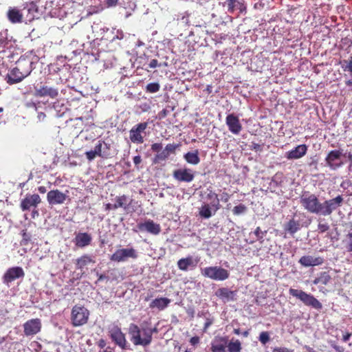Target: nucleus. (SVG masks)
Returning a JSON list of instances; mask_svg holds the SVG:
<instances>
[{"label":"nucleus","mask_w":352,"mask_h":352,"mask_svg":"<svg viewBox=\"0 0 352 352\" xmlns=\"http://www.w3.org/2000/svg\"><path fill=\"white\" fill-rule=\"evenodd\" d=\"M33 62L28 57H20L16 62V66L10 69L6 77L9 85H14L21 82L32 72Z\"/></svg>","instance_id":"nucleus-1"},{"label":"nucleus","mask_w":352,"mask_h":352,"mask_svg":"<svg viewBox=\"0 0 352 352\" xmlns=\"http://www.w3.org/2000/svg\"><path fill=\"white\" fill-rule=\"evenodd\" d=\"M300 203L309 212L320 214L322 203L315 194L305 192L300 198Z\"/></svg>","instance_id":"nucleus-2"},{"label":"nucleus","mask_w":352,"mask_h":352,"mask_svg":"<svg viewBox=\"0 0 352 352\" xmlns=\"http://www.w3.org/2000/svg\"><path fill=\"white\" fill-rule=\"evenodd\" d=\"M89 311L81 305H74L71 311V322L74 327L82 326L87 323Z\"/></svg>","instance_id":"nucleus-3"},{"label":"nucleus","mask_w":352,"mask_h":352,"mask_svg":"<svg viewBox=\"0 0 352 352\" xmlns=\"http://www.w3.org/2000/svg\"><path fill=\"white\" fill-rule=\"evenodd\" d=\"M201 272L204 277L217 281H223L230 276L229 271L219 266L206 267Z\"/></svg>","instance_id":"nucleus-4"},{"label":"nucleus","mask_w":352,"mask_h":352,"mask_svg":"<svg viewBox=\"0 0 352 352\" xmlns=\"http://www.w3.org/2000/svg\"><path fill=\"white\" fill-rule=\"evenodd\" d=\"M289 293L300 300L307 306H311L316 309H321L322 307V303L313 295L308 294L302 290L290 288Z\"/></svg>","instance_id":"nucleus-5"},{"label":"nucleus","mask_w":352,"mask_h":352,"mask_svg":"<svg viewBox=\"0 0 352 352\" xmlns=\"http://www.w3.org/2000/svg\"><path fill=\"white\" fill-rule=\"evenodd\" d=\"M344 201L342 195H338L336 197L324 201L321 204L320 214L323 216L330 215L334 210L340 207Z\"/></svg>","instance_id":"nucleus-6"},{"label":"nucleus","mask_w":352,"mask_h":352,"mask_svg":"<svg viewBox=\"0 0 352 352\" xmlns=\"http://www.w3.org/2000/svg\"><path fill=\"white\" fill-rule=\"evenodd\" d=\"M221 4L232 14L235 12H238L239 14L246 12L247 7L244 0H226Z\"/></svg>","instance_id":"nucleus-7"},{"label":"nucleus","mask_w":352,"mask_h":352,"mask_svg":"<svg viewBox=\"0 0 352 352\" xmlns=\"http://www.w3.org/2000/svg\"><path fill=\"white\" fill-rule=\"evenodd\" d=\"M135 332H137V335H133L134 344L146 346L151 343L152 340L151 332L145 329L140 331L138 326L133 325V333Z\"/></svg>","instance_id":"nucleus-8"},{"label":"nucleus","mask_w":352,"mask_h":352,"mask_svg":"<svg viewBox=\"0 0 352 352\" xmlns=\"http://www.w3.org/2000/svg\"><path fill=\"white\" fill-rule=\"evenodd\" d=\"M67 199L69 200L67 193H64L58 189L50 190L47 194V202L51 206L63 204Z\"/></svg>","instance_id":"nucleus-9"},{"label":"nucleus","mask_w":352,"mask_h":352,"mask_svg":"<svg viewBox=\"0 0 352 352\" xmlns=\"http://www.w3.org/2000/svg\"><path fill=\"white\" fill-rule=\"evenodd\" d=\"M173 176L175 180L186 183L191 182L195 178L192 170L187 168L175 170Z\"/></svg>","instance_id":"nucleus-10"},{"label":"nucleus","mask_w":352,"mask_h":352,"mask_svg":"<svg viewBox=\"0 0 352 352\" xmlns=\"http://www.w3.org/2000/svg\"><path fill=\"white\" fill-rule=\"evenodd\" d=\"M34 95L40 98L47 96L52 99H55L58 96L59 91L57 88L43 85L38 88H35Z\"/></svg>","instance_id":"nucleus-11"},{"label":"nucleus","mask_w":352,"mask_h":352,"mask_svg":"<svg viewBox=\"0 0 352 352\" xmlns=\"http://www.w3.org/2000/svg\"><path fill=\"white\" fill-rule=\"evenodd\" d=\"M41 321L39 318L31 319L23 324L24 334L26 336H34L40 332Z\"/></svg>","instance_id":"nucleus-12"},{"label":"nucleus","mask_w":352,"mask_h":352,"mask_svg":"<svg viewBox=\"0 0 352 352\" xmlns=\"http://www.w3.org/2000/svg\"><path fill=\"white\" fill-rule=\"evenodd\" d=\"M41 202V199L38 194L27 195L21 202V208L23 211L29 210L31 207L36 208Z\"/></svg>","instance_id":"nucleus-13"},{"label":"nucleus","mask_w":352,"mask_h":352,"mask_svg":"<svg viewBox=\"0 0 352 352\" xmlns=\"http://www.w3.org/2000/svg\"><path fill=\"white\" fill-rule=\"evenodd\" d=\"M25 276V273L22 267H13L9 268L3 276V283L8 284L16 278H23Z\"/></svg>","instance_id":"nucleus-14"},{"label":"nucleus","mask_w":352,"mask_h":352,"mask_svg":"<svg viewBox=\"0 0 352 352\" xmlns=\"http://www.w3.org/2000/svg\"><path fill=\"white\" fill-rule=\"evenodd\" d=\"M226 123L229 131L235 135H238L242 130V125L240 123L238 116L234 113L228 114L226 118Z\"/></svg>","instance_id":"nucleus-15"},{"label":"nucleus","mask_w":352,"mask_h":352,"mask_svg":"<svg viewBox=\"0 0 352 352\" xmlns=\"http://www.w3.org/2000/svg\"><path fill=\"white\" fill-rule=\"evenodd\" d=\"M138 227L140 231H146L154 235H157L161 232L160 225L151 219L146 220L144 223H139Z\"/></svg>","instance_id":"nucleus-16"},{"label":"nucleus","mask_w":352,"mask_h":352,"mask_svg":"<svg viewBox=\"0 0 352 352\" xmlns=\"http://www.w3.org/2000/svg\"><path fill=\"white\" fill-rule=\"evenodd\" d=\"M342 156V152L339 150L331 151L325 158L327 164L331 169H336L342 166V163H336V161L340 160Z\"/></svg>","instance_id":"nucleus-17"},{"label":"nucleus","mask_w":352,"mask_h":352,"mask_svg":"<svg viewBox=\"0 0 352 352\" xmlns=\"http://www.w3.org/2000/svg\"><path fill=\"white\" fill-rule=\"evenodd\" d=\"M6 16L12 24L23 22V14L17 7H10L7 11Z\"/></svg>","instance_id":"nucleus-18"},{"label":"nucleus","mask_w":352,"mask_h":352,"mask_svg":"<svg viewBox=\"0 0 352 352\" xmlns=\"http://www.w3.org/2000/svg\"><path fill=\"white\" fill-rule=\"evenodd\" d=\"M132 257V248H123L117 250L110 257L114 262H124Z\"/></svg>","instance_id":"nucleus-19"},{"label":"nucleus","mask_w":352,"mask_h":352,"mask_svg":"<svg viewBox=\"0 0 352 352\" xmlns=\"http://www.w3.org/2000/svg\"><path fill=\"white\" fill-rule=\"evenodd\" d=\"M299 263L306 267L320 265L324 263V258L320 256L314 257L310 255L303 256L299 259Z\"/></svg>","instance_id":"nucleus-20"},{"label":"nucleus","mask_w":352,"mask_h":352,"mask_svg":"<svg viewBox=\"0 0 352 352\" xmlns=\"http://www.w3.org/2000/svg\"><path fill=\"white\" fill-rule=\"evenodd\" d=\"M307 151V146L305 144H300L294 149L287 152L286 157L288 160L299 159L303 157Z\"/></svg>","instance_id":"nucleus-21"},{"label":"nucleus","mask_w":352,"mask_h":352,"mask_svg":"<svg viewBox=\"0 0 352 352\" xmlns=\"http://www.w3.org/2000/svg\"><path fill=\"white\" fill-rule=\"evenodd\" d=\"M215 295L224 302H228L235 300L236 291H231L227 287H221L216 291Z\"/></svg>","instance_id":"nucleus-22"},{"label":"nucleus","mask_w":352,"mask_h":352,"mask_svg":"<svg viewBox=\"0 0 352 352\" xmlns=\"http://www.w3.org/2000/svg\"><path fill=\"white\" fill-rule=\"evenodd\" d=\"M110 145L104 141L99 140L98 144L95 146L94 151L98 157L102 158H107L110 155L109 153Z\"/></svg>","instance_id":"nucleus-23"},{"label":"nucleus","mask_w":352,"mask_h":352,"mask_svg":"<svg viewBox=\"0 0 352 352\" xmlns=\"http://www.w3.org/2000/svg\"><path fill=\"white\" fill-rule=\"evenodd\" d=\"M91 236L87 232H80L76 234L74 239L75 245L78 248H85L90 245Z\"/></svg>","instance_id":"nucleus-24"},{"label":"nucleus","mask_w":352,"mask_h":352,"mask_svg":"<svg viewBox=\"0 0 352 352\" xmlns=\"http://www.w3.org/2000/svg\"><path fill=\"white\" fill-rule=\"evenodd\" d=\"M198 261L193 258L192 256L180 258L177 261V267L180 270L187 271L189 267H195L197 266Z\"/></svg>","instance_id":"nucleus-25"},{"label":"nucleus","mask_w":352,"mask_h":352,"mask_svg":"<svg viewBox=\"0 0 352 352\" xmlns=\"http://www.w3.org/2000/svg\"><path fill=\"white\" fill-rule=\"evenodd\" d=\"M228 343L227 337L215 338L214 342L212 343V352H225L226 346Z\"/></svg>","instance_id":"nucleus-26"},{"label":"nucleus","mask_w":352,"mask_h":352,"mask_svg":"<svg viewBox=\"0 0 352 352\" xmlns=\"http://www.w3.org/2000/svg\"><path fill=\"white\" fill-rule=\"evenodd\" d=\"M170 302L171 300L166 297L157 298L151 302L149 307L151 309L156 308L159 311H162L166 308Z\"/></svg>","instance_id":"nucleus-27"},{"label":"nucleus","mask_w":352,"mask_h":352,"mask_svg":"<svg viewBox=\"0 0 352 352\" xmlns=\"http://www.w3.org/2000/svg\"><path fill=\"white\" fill-rule=\"evenodd\" d=\"M95 261L88 254H83L78 258L75 261L76 268L81 271L85 268L89 264L94 263Z\"/></svg>","instance_id":"nucleus-28"},{"label":"nucleus","mask_w":352,"mask_h":352,"mask_svg":"<svg viewBox=\"0 0 352 352\" xmlns=\"http://www.w3.org/2000/svg\"><path fill=\"white\" fill-rule=\"evenodd\" d=\"M23 9L27 10L28 14L27 19L28 21H32L34 19L35 14L38 12V6L34 1H31L29 3H25L23 4Z\"/></svg>","instance_id":"nucleus-29"},{"label":"nucleus","mask_w":352,"mask_h":352,"mask_svg":"<svg viewBox=\"0 0 352 352\" xmlns=\"http://www.w3.org/2000/svg\"><path fill=\"white\" fill-rule=\"evenodd\" d=\"M184 160L190 164L197 165L200 162L199 151L197 149L192 152H188L184 155Z\"/></svg>","instance_id":"nucleus-30"},{"label":"nucleus","mask_w":352,"mask_h":352,"mask_svg":"<svg viewBox=\"0 0 352 352\" xmlns=\"http://www.w3.org/2000/svg\"><path fill=\"white\" fill-rule=\"evenodd\" d=\"M111 338L122 348H124L126 340L124 334L119 330H114L111 332Z\"/></svg>","instance_id":"nucleus-31"},{"label":"nucleus","mask_w":352,"mask_h":352,"mask_svg":"<svg viewBox=\"0 0 352 352\" xmlns=\"http://www.w3.org/2000/svg\"><path fill=\"white\" fill-rule=\"evenodd\" d=\"M331 277L328 272H320L317 278L313 280L314 285L322 284L327 285L331 280Z\"/></svg>","instance_id":"nucleus-32"},{"label":"nucleus","mask_w":352,"mask_h":352,"mask_svg":"<svg viewBox=\"0 0 352 352\" xmlns=\"http://www.w3.org/2000/svg\"><path fill=\"white\" fill-rule=\"evenodd\" d=\"M300 229V223L298 221L294 220V219H290L285 226V230L287 231L289 234H294Z\"/></svg>","instance_id":"nucleus-33"},{"label":"nucleus","mask_w":352,"mask_h":352,"mask_svg":"<svg viewBox=\"0 0 352 352\" xmlns=\"http://www.w3.org/2000/svg\"><path fill=\"white\" fill-rule=\"evenodd\" d=\"M209 192L207 195L208 200L210 201L212 206L215 207L216 210L219 208V199L217 194L213 192L212 190L208 189Z\"/></svg>","instance_id":"nucleus-34"},{"label":"nucleus","mask_w":352,"mask_h":352,"mask_svg":"<svg viewBox=\"0 0 352 352\" xmlns=\"http://www.w3.org/2000/svg\"><path fill=\"white\" fill-rule=\"evenodd\" d=\"M241 349V343L239 340H231L228 344V352H240Z\"/></svg>","instance_id":"nucleus-35"},{"label":"nucleus","mask_w":352,"mask_h":352,"mask_svg":"<svg viewBox=\"0 0 352 352\" xmlns=\"http://www.w3.org/2000/svg\"><path fill=\"white\" fill-rule=\"evenodd\" d=\"M199 214L201 217L206 219H208L212 216V212L208 204H205L201 206L199 210Z\"/></svg>","instance_id":"nucleus-36"},{"label":"nucleus","mask_w":352,"mask_h":352,"mask_svg":"<svg viewBox=\"0 0 352 352\" xmlns=\"http://www.w3.org/2000/svg\"><path fill=\"white\" fill-rule=\"evenodd\" d=\"M344 247L347 252H352V232L346 235V239L343 241Z\"/></svg>","instance_id":"nucleus-37"},{"label":"nucleus","mask_w":352,"mask_h":352,"mask_svg":"<svg viewBox=\"0 0 352 352\" xmlns=\"http://www.w3.org/2000/svg\"><path fill=\"white\" fill-rule=\"evenodd\" d=\"M160 89V85L157 82L148 83L146 87V91L148 93H156Z\"/></svg>","instance_id":"nucleus-38"},{"label":"nucleus","mask_w":352,"mask_h":352,"mask_svg":"<svg viewBox=\"0 0 352 352\" xmlns=\"http://www.w3.org/2000/svg\"><path fill=\"white\" fill-rule=\"evenodd\" d=\"M113 204L114 206H116V209L122 207L126 208V197L125 196L117 197L116 199V203Z\"/></svg>","instance_id":"nucleus-39"},{"label":"nucleus","mask_w":352,"mask_h":352,"mask_svg":"<svg viewBox=\"0 0 352 352\" xmlns=\"http://www.w3.org/2000/svg\"><path fill=\"white\" fill-rule=\"evenodd\" d=\"M246 211L247 207L242 204L234 206V208L232 209L233 214L235 215L241 214L243 213H245Z\"/></svg>","instance_id":"nucleus-40"},{"label":"nucleus","mask_w":352,"mask_h":352,"mask_svg":"<svg viewBox=\"0 0 352 352\" xmlns=\"http://www.w3.org/2000/svg\"><path fill=\"white\" fill-rule=\"evenodd\" d=\"M258 340L262 344L265 345L270 340L269 332L262 331L259 335Z\"/></svg>","instance_id":"nucleus-41"},{"label":"nucleus","mask_w":352,"mask_h":352,"mask_svg":"<svg viewBox=\"0 0 352 352\" xmlns=\"http://www.w3.org/2000/svg\"><path fill=\"white\" fill-rule=\"evenodd\" d=\"M170 155L167 153V151L164 149L161 153L157 154L155 157V162H158L160 161L166 160Z\"/></svg>","instance_id":"nucleus-42"},{"label":"nucleus","mask_w":352,"mask_h":352,"mask_svg":"<svg viewBox=\"0 0 352 352\" xmlns=\"http://www.w3.org/2000/svg\"><path fill=\"white\" fill-rule=\"evenodd\" d=\"M266 233L267 231L263 232L260 227H257L254 232V234H255L256 239L258 241H263V236Z\"/></svg>","instance_id":"nucleus-43"},{"label":"nucleus","mask_w":352,"mask_h":352,"mask_svg":"<svg viewBox=\"0 0 352 352\" xmlns=\"http://www.w3.org/2000/svg\"><path fill=\"white\" fill-rule=\"evenodd\" d=\"M30 235L28 234L25 230H23L22 232V239L21 241V245H27L30 241Z\"/></svg>","instance_id":"nucleus-44"},{"label":"nucleus","mask_w":352,"mask_h":352,"mask_svg":"<svg viewBox=\"0 0 352 352\" xmlns=\"http://www.w3.org/2000/svg\"><path fill=\"white\" fill-rule=\"evenodd\" d=\"M330 226L327 223L320 221L318 225V229L320 233H324L329 229Z\"/></svg>","instance_id":"nucleus-45"},{"label":"nucleus","mask_w":352,"mask_h":352,"mask_svg":"<svg viewBox=\"0 0 352 352\" xmlns=\"http://www.w3.org/2000/svg\"><path fill=\"white\" fill-rule=\"evenodd\" d=\"M179 146V144H168L166 147L165 150L167 151V153L170 155V153H175V150Z\"/></svg>","instance_id":"nucleus-46"},{"label":"nucleus","mask_w":352,"mask_h":352,"mask_svg":"<svg viewBox=\"0 0 352 352\" xmlns=\"http://www.w3.org/2000/svg\"><path fill=\"white\" fill-rule=\"evenodd\" d=\"M142 133L133 131V142L142 143L144 141V136L142 135Z\"/></svg>","instance_id":"nucleus-47"},{"label":"nucleus","mask_w":352,"mask_h":352,"mask_svg":"<svg viewBox=\"0 0 352 352\" xmlns=\"http://www.w3.org/2000/svg\"><path fill=\"white\" fill-rule=\"evenodd\" d=\"M144 66L146 67L145 69L146 70H148V68L153 69L157 66H160V65L158 64V60L157 59H152L147 65L144 64Z\"/></svg>","instance_id":"nucleus-48"},{"label":"nucleus","mask_w":352,"mask_h":352,"mask_svg":"<svg viewBox=\"0 0 352 352\" xmlns=\"http://www.w3.org/2000/svg\"><path fill=\"white\" fill-rule=\"evenodd\" d=\"M147 125H148L147 122L140 123V124H138L136 129L134 131L136 132L145 133L144 131L146 129Z\"/></svg>","instance_id":"nucleus-49"},{"label":"nucleus","mask_w":352,"mask_h":352,"mask_svg":"<svg viewBox=\"0 0 352 352\" xmlns=\"http://www.w3.org/2000/svg\"><path fill=\"white\" fill-rule=\"evenodd\" d=\"M8 44V40L6 36L0 35V50H3Z\"/></svg>","instance_id":"nucleus-50"},{"label":"nucleus","mask_w":352,"mask_h":352,"mask_svg":"<svg viewBox=\"0 0 352 352\" xmlns=\"http://www.w3.org/2000/svg\"><path fill=\"white\" fill-rule=\"evenodd\" d=\"M250 148L256 152L263 151V145L255 142H252L251 145H250Z\"/></svg>","instance_id":"nucleus-51"},{"label":"nucleus","mask_w":352,"mask_h":352,"mask_svg":"<svg viewBox=\"0 0 352 352\" xmlns=\"http://www.w3.org/2000/svg\"><path fill=\"white\" fill-rule=\"evenodd\" d=\"M85 155L87 157V159L90 162L94 160L96 158V157L98 156L97 154L92 150L87 151L85 153Z\"/></svg>","instance_id":"nucleus-52"},{"label":"nucleus","mask_w":352,"mask_h":352,"mask_svg":"<svg viewBox=\"0 0 352 352\" xmlns=\"http://www.w3.org/2000/svg\"><path fill=\"white\" fill-rule=\"evenodd\" d=\"M162 148V145L160 143H154L151 145V149L153 151L158 152Z\"/></svg>","instance_id":"nucleus-53"},{"label":"nucleus","mask_w":352,"mask_h":352,"mask_svg":"<svg viewBox=\"0 0 352 352\" xmlns=\"http://www.w3.org/2000/svg\"><path fill=\"white\" fill-rule=\"evenodd\" d=\"M272 352H292V351L286 347H275Z\"/></svg>","instance_id":"nucleus-54"},{"label":"nucleus","mask_w":352,"mask_h":352,"mask_svg":"<svg viewBox=\"0 0 352 352\" xmlns=\"http://www.w3.org/2000/svg\"><path fill=\"white\" fill-rule=\"evenodd\" d=\"M118 0H104L105 5L107 7H113L116 6L118 3Z\"/></svg>","instance_id":"nucleus-55"},{"label":"nucleus","mask_w":352,"mask_h":352,"mask_svg":"<svg viewBox=\"0 0 352 352\" xmlns=\"http://www.w3.org/2000/svg\"><path fill=\"white\" fill-rule=\"evenodd\" d=\"M97 346L100 348V349H104L107 346L106 341L104 339H100L97 342Z\"/></svg>","instance_id":"nucleus-56"},{"label":"nucleus","mask_w":352,"mask_h":352,"mask_svg":"<svg viewBox=\"0 0 352 352\" xmlns=\"http://www.w3.org/2000/svg\"><path fill=\"white\" fill-rule=\"evenodd\" d=\"M344 71L348 70L351 73H352V56L350 58V60L348 62V65L344 67H342Z\"/></svg>","instance_id":"nucleus-57"},{"label":"nucleus","mask_w":352,"mask_h":352,"mask_svg":"<svg viewBox=\"0 0 352 352\" xmlns=\"http://www.w3.org/2000/svg\"><path fill=\"white\" fill-rule=\"evenodd\" d=\"M331 346L336 351V352H344V348L342 346L333 344H331Z\"/></svg>","instance_id":"nucleus-58"},{"label":"nucleus","mask_w":352,"mask_h":352,"mask_svg":"<svg viewBox=\"0 0 352 352\" xmlns=\"http://www.w3.org/2000/svg\"><path fill=\"white\" fill-rule=\"evenodd\" d=\"M190 342L192 345H196L199 342V338L198 336L192 337L190 340Z\"/></svg>","instance_id":"nucleus-59"},{"label":"nucleus","mask_w":352,"mask_h":352,"mask_svg":"<svg viewBox=\"0 0 352 352\" xmlns=\"http://www.w3.org/2000/svg\"><path fill=\"white\" fill-rule=\"evenodd\" d=\"M352 336V333H350V332H345L344 334H343V336H342V341L343 342H347L350 338Z\"/></svg>","instance_id":"nucleus-60"},{"label":"nucleus","mask_w":352,"mask_h":352,"mask_svg":"<svg viewBox=\"0 0 352 352\" xmlns=\"http://www.w3.org/2000/svg\"><path fill=\"white\" fill-rule=\"evenodd\" d=\"M230 195L227 192H223L222 195H221V200L224 202H227L229 201L230 199Z\"/></svg>","instance_id":"nucleus-61"},{"label":"nucleus","mask_w":352,"mask_h":352,"mask_svg":"<svg viewBox=\"0 0 352 352\" xmlns=\"http://www.w3.org/2000/svg\"><path fill=\"white\" fill-rule=\"evenodd\" d=\"M116 206H114V204L108 203L105 204V210H116Z\"/></svg>","instance_id":"nucleus-62"},{"label":"nucleus","mask_w":352,"mask_h":352,"mask_svg":"<svg viewBox=\"0 0 352 352\" xmlns=\"http://www.w3.org/2000/svg\"><path fill=\"white\" fill-rule=\"evenodd\" d=\"M98 352H114L113 348L108 346L104 349H100Z\"/></svg>","instance_id":"nucleus-63"},{"label":"nucleus","mask_w":352,"mask_h":352,"mask_svg":"<svg viewBox=\"0 0 352 352\" xmlns=\"http://www.w3.org/2000/svg\"><path fill=\"white\" fill-rule=\"evenodd\" d=\"M37 118H38L39 121H44V120L46 118V115H45V113L40 112V113H38Z\"/></svg>","instance_id":"nucleus-64"}]
</instances>
